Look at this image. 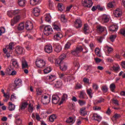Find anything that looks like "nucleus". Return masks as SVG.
I'll list each match as a JSON object with an SVG mask.
<instances>
[{
    "mask_svg": "<svg viewBox=\"0 0 125 125\" xmlns=\"http://www.w3.org/2000/svg\"><path fill=\"white\" fill-rule=\"evenodd\" d=\"M13 14L14 15H18L16 17H14L13 19L11 20V26H14L15 24L19 22L20 19V15L22 16H25L26 14L25 13V11L21 10L19 9H17L13 10Z\"/></svg>",
    "mask_w": 125,
    "mask_h": 125,
    "instance_id": "obj_1",
    "label": "nucleus"
},
{
    "mask_svg": "<svg viewBox=\"0 0 125 125\" xmlns=\"http://www.w3.org/2000/svg\"><path fill=\"white\" fill-rule=\"evenodd\" d=\"M66 57V55L62 54L59 59L55 61L56 65L60 66V68L62 71H66V70H67V63L66 62L64 63L63 62V60H64Z\"/></svg>",
    "mask_w": 125,
    "mask_h": 125,
    "instance_id": "obj_2",
    "label": "nucleus"
},
{
    "mask_svg": "<svg viewBox=\"0 0 125 125\" xmlns=\"http://www.w3.org/2000/svg\"><path fill=\"white\" fill-rule=\"evenodd\" d=\"M52 27L55 31L59 32L54 36V39L55 41H60V40L63 38V34H62V32H61L60 25L56 24L55 22H54L52 24Z\"/></svg>",
    "mask_w": 125,
    "mask_h": 125,
    "instance_id": "obj_3",
    "label": "nucleus"
},
{
    "mask_svg": "<svg viewBox=\"0 0 125 125\" xmlns=\"http://www.w3.org/2000/svg\"><path fill=\"white\" fill-rule=\"evenodd\" d=\"M41 27L44 28L43 33L44 35L45 36H49L50 34H52L53 30H52V28H51L50 25H42Z\"/></svg>",
    "mask_w": 125,
    "mask_h": 125,
    "instance_id": "obj_4",
    "label": "nucleus"
},
{
    "mask_svg": "<svg viewBox=\"0 0 125 125\" xmlns=\"http://www.w3.org/2000/svg\"><path fill=\"white\" fill-rule=\"evenodd\" d=\"M97 28V32L99 33V34H102V33H104L103 36H106L107 35V29L106 27L104 26H102L100 25H98L96 27Z\"/></svg>",
    "mask_w": 125,
    "mask_h": 125,
    "instance_id": "obj_5",
    "label": "nucleus"
},
{
    "mask_svg": "<svg viewBox=\"0 0 125 125\" xmlns=\"http://www.w3.org/2000/svg\"><path fill=\"white\" fill-rule=\"evenodd\" d=\"M53 48L57 53H59L62 50V46L59 43H53L52 44Z\"/></svg>",
    "mask_w": 125,
    "mask_h": 125,
    "instance_id": "obj_6",
    "label": "nucleus"
},
{
    "mask_svg": "<svg viewBox=\"0 0 125 125\" xmlns=\"http://www.w3.org/2000/svg\"><path fill=\"white\" fill-rule=\"evenodd\" d=\"M35 64L38 68H43L45 66V62L42 60L38 59L36 61Z\"/></svg>",
    "mask_w": 125,
    "mask_h": 125,
    "instance_id": "obj_7",
    "label": "nucleus"
},
{
    "mask_svg": "<svg viewBox=\"0 0 125 125\" xmlns=\"http://www.w3.org/2000/svg\"><path fill=\"white\" fill-rule=\"evenodd\" d=\"M22 85V80L20 79H16L14 81V83L12 84L14 88H18Z\"/></svg>",
    "mask_w": 125,
    "mask_h": 125,
    "instance_id": "obj_8",
    "label": "nucleus"
},
{
    "mask_svg": "<svg viewBox=\"0 0 125 125\" xmlns=\"http://www.w3.org/2000/svg\"><path fill=\"white\" fill-rule=\"evenodd\" d=\"M82 4L85 7H91L92 6V0H82Z\"/></svg>",
    "mask_w": 125,
    "mask_h": 125,
    "instance_id": "obj_9",
    "label": "nucleus"
},
{
    "mask_svg": "<svg viewBox=\"0 0 125 125\" xmlns=\"http://www.w3.org/2000/svg\"><path fill=\"white\" fill-rule=\"evenodd\" d=\"M25 50L22 47L18 46L16 47L15 50V53H16L17 55H20V54H23Z\"/></svg>",
    "mask_w": 125,
    "mask_h": 125,
    "instance_id": "obj_10",
    "label": "nucleus"
},
{
    "mask_svg": "<svg viewBox=\"0 0 125 125\" xmlns=\"http://www.w3.org/2000/svg\"><path fill=\"white\" fill-rule=\"evenodd\" d=\"M82 33L84 34V35H89V33H90L89 26H88L87 24H85L84 26L82 28Z\"/></svg>",
    "mask_w": 125,
    "mask_h": 125,
    "instance_id": "obj_11",
    "label": "nucleus"
},
{
    "mask_svg": "<svg viewBox=\"0 0 125 125\" xmlns=\"http://www.w3.org/2000/svg\"><path fill=\"white\" fill-rule=\"evenodd\" d=\"M34 26H33V23L30 21H27L25 22V28L27 31H31L33 30Z\"/></svg>",
    "mask_w": 125,
    "mask_h": 125,
    "instance_id": "obj_12",
    "label": "nucleus"
},
{
    "mask_svg": "<svg viewBox=\"0 0 125 125\" xmlns=\"http://www.w3.org/2000/svg\"><path fill=\"white\" fill-rule=\"evenodd\" d=\"M60 98L58 95H53L52 97V103L53 104H58Z\"/></svg>",
    "mask_w": 125,
    "mask_h": 125,
    "instance_id": "obj_13",
    "label": "nucleus"
},
{
    "mask_svg": "<svg viewBox=\"0 0 125 125\" xmlns=\"http://www.w3.org/2000/svg\"><path fill=\"white\" fill-rule=\"evenodd\" d=\"M54 87L56 88H60L61 86H62V84H63V83L61 80H57L54 82Z\"/></svg>",
    "mask_w": 125,
    "mask_h": 125,
    "instance_id": "obj_14",
    "label": "nucleus"
},
{
    "mask_svg": "<svg viewBox=\"0 0 125 125\" xmlns=\"http://www.w3.org/2000/svg\"><path fill=\"white\" fill-rule=\"evenodd\" d=\"M44 50L46 53H51L52 52V46L50 44L46 45L44 46Z\"/></svg>",
    "mask_w": 125,
    "mask_h": 125,
    "instance_id": "obj_15",
    "label": "nucleus"
},
{
    "mask_svg": "<svg viewBox=\"0 0 125 125\" xmlns=\"http://www.w3.org/2000/svg\"><path fill=\"white\" fill-rule=\"evenodd\" d=\"M118 29V25L115 24H112L108 27V30L110 32H117Z\"/></svg>",
    "mask_w": 125,
    "mask_h": 125,
    "instance_id": "obj_16",
    "label": "nucleus"
},
{
    "mask_svg": "<svg viewBox=\"0 0 125 125\" xmlns=\"http://www.w3.org/2000/svg\"><path fill=\"white\" fill-rule=\"evenodd\" d=\"M83 24H82V21L80 19H77L75 21V27L76 29L82 28Z\"/></svg>",
    "mask_w": 125,
    "mask_h": 125,
    "instance_id": "obj_17",
    "label": "nucleus"
},
{
    "mask_svg": "<svg viewBox=\"0 0 125 125\" xmlns=\"http://www.w3.org/2000/svg\"><path fill=\"white\" fill-rule=\"evenodd\" d=\"M115 17H121L122 16V11L120 9H117L115 11L113 12Z\"/></svg>",
    "mask_w": 125,
    "mask_h": 125,
    "instance_id": "obj_18",
    "label": "nucleus"
},
{
    "mask_svg": "<svg viewBox=\"0 0 125 125\" xmlns=\"http://www.w3.org/2000/svg\"><path fill=\"white\" fill-rule=\"evenodd\" d=\"M40 12L41 11H40V9H39V8H34L32 11L33 14H34V16H36V17L40 15Z\"/></svg>",
    "mask_w": 125,
    "mask_h": 125,
    "instance_id": "obj_19",
    "label": "nucleus"
},
{
    "mask_svg": "<svg viewBox=\"0 0 125 125\" xmlns=\"http://www.w3.org/2000/svg\"><path fill=\"white\" fill-rule=\"evenodd\" d=\"M56 77V76L53 75H51L50 76H48L46 77V79H47V81L48 82H54V81H55V77Z\"/></svg>",
    "mask_w": 125,
    "mask_h": 125,
    "instance_id": "obj_20",
    "label": "nucleus"
},
{
    "mask_svg": "<svg viewBox=\"0 0 125 125\" xmlns=\"http://www.w3.org/2000/svg\"><path fill=\"white\" fill-rule=\"evenodd\" d=\"M19 115H17L15 116L16 120H15V123L17 125H20L21 124H22V120L20 118V117H19Z\"/></svg>",
    "mask_w": 125,
    "mask_h": 125,
    "instance_id": "obj_21",
    "label": "nucleus"
},
{
    "mask_svg": "<svg viewBox=\"0 0 125 125\" xmlns=\"http://www.w3.org/2000/svg\"><path fill=\"white\" fill-rule=\"evenodd\" d=\"M110 21L108 16L106 15H104L102 18V21L103 23H108V21Z\"/></svg>",
    "mask_w": 125,
    "mask_h": 125,
    "instance_id": "obj_22",
    "label": "nucleus"
},
{
    "mask_svg": "<svg viewBox=\"0 0 125 125\" xmlns=\"http://www.w3.org/2000/svg\"><path fill=\"white\" fill-rule=\"evenodd\" d=\"M8 109L9 111H14L15 110V105L12 104L11 102H9Z\"/></svg>",
    "mask_w": 125,
    "mask_h": 125,
    "instance_id": "obj_23",
    "label": "nucleus"
},
{
    "mask_svg": "<svg viewBox=\"0 0 125 125\" xmlns=\"http://www.w3.org/2000/svg\"><path fill=\"white\" fill-rule=\"evenodd\" d=\"M42 0H30V4L31 5H36L37 4H40L42 2Z\"/></svg>",
    "mask_w": 125,
    "mask_h": 125,
    "instance_id": "obj_24",
    "label": "nucleus"
},
{
    "mask_svg": "<svg viewBox=\"0 0 125 125\" xmlns=\"http://www.w3.org/2000/svg\"><path fill=\"white\" fill-rule=\"evenodd\" d=\"M25 29V24H24V22H21L19 24V26L17 27V29L18 31H23Z\"/></svg>",
    "mask_w": 125,
    "mask_h": 125,
    "instance_id": "obj_25",
    "label": "nucleus"
},
{
    "mask_svg": "<svg viewBox=\"0 0 125 125\" xmlns=\"http://www.w3.org/2000/svg\"><path fill=\"white\" fill-rule=\"evenodd\" d=\"M21 66L22 69H25V68H28V63L25 59H23L21 61Z\"/></svg>",
    "mask_w": 125,
    "mask_h": 125,
    "instance_id": "obj_26",
    "label": "nucleus"
},
{
    "mask_svg": "<svg viewBox=\"0 0 125 125\" xmlns=\"http://www.w3.org/2000/svg\"><path fill=\"white\" fill-rule=\"evenodd\" d=\"M116 5V2L115 1H112L111 2H109L107 4V7L108 8H114Z\"/></svg>",
    "mask_w": 125,
    "mask_h": 125,
    "instance_id": "obj_27",
    "label": "nucleus"
},
{
    "mask_svg": "<svg viewBox=\"0 0 125 125\" xmlns=\"http://www.w3.org/2000/svg\"><path fill=\"white\" fill-rule=\"evenodd\" d=\"M92 119L95 120V121H97V122H100L99 120H101V117H100V116L98 115L96 113H94L93 115ZM96 119H98L99 120Z\"/></svg>",
    "mask_w": 125,
    "mask_h": 125,
    "instance_id": "obj_28",
    "label": "nucleus"
},
{
    "mask_svg": "<svg viewBox=\"0 0 125 125\" xmlns=\"http://www.w3.org/2000/svg\"><path fill=\"white\" fill-rule=\"evenodd\" d=\"M26 0H18V2L20 6H25L26 5Z\"/></svg>",
    "mask_w": 125,
    "mask_h": 125,
    "instance_id": "obj_29",
    "label": "nucleus"
},
{
    "mask_svg": "<svg viewBox=\"0 0 125 125\" xmlns=\"http://www.w3.org/2000/svg\"><path fill=\"white\" fill-rule=\"evenodd\" d=\"M66 123L67 124H71L70 125H73L74 123H75V121L74 120V118L72 117H69L66 121Z\"/></svg>",
    "mask_w": 125,
    "mask_h": 125,
    "instance_id": "obj_30",
    "label": "nucleus"
},
{
    "mask_svg": "<svg viewBox=\"0 0 125 125\" xmlns=\"http://www.w3.org/2000/svg\"><path fill=\"white\" fill-rule=\"evenodd\" d=\"M59 78L61 79V80H63V81H66L67 79V75L64 73H61L59 74Z\"/></svg>",
    "mask_w": 125,
    "mask_h": 125,
    "instance_id": "obj_31",
    "label": "nucleus"
},
{
    "mask_svg": "<svg viewBox=\"0 0 125 125\" xmlns=\"http://www.w3.org/2000/svg\"><path fill=\"white\" fill-rule=\"evenodd\" d=\"M58 8L60 11H63V10H64L65 9V7H64L63 4L59 3L58 4Z\"/></svg>",
    "mask_w": 125,
    "mask_h": 125,
    "instance_id": "obj_32",
    "label": "nucleus"
},
{
    "mask_svg": "<svg viewBox=\"0 0 125 125\" xmlns=\"http://www.w3.org/2000/svg\"><path fill=\"white\" fill-rule=\"evenodd\" d=\"M27 106H28V103L25 102L22 103L21 106L20 110H21L22 111H23V110H25V109L27 108Z\"/></svg>",
    "mask_w": 125,
    "mask_h": 125,
    "instance_id": "obj_33",
    "label": "nucleus"
},
{
    "mask_svg": "<svg viewBox=\"0 0 125 125\" xmlns=\"http://www.w3.org/2000/svg\"><path fill=\"white\" fill-rule=\"evenodd\" d=\"M51 71H52V69L50 66H48L43 70L44 74H48V73H50Z\"/></svg>",
    "mask_w": 125,
    "mask_h": 125,
    "instance_id": "obj_34",
    "label": "nucleus"
},
{
    "mask_svg": "<svg viewBox=\"0 0 125 125\" xmlns=\"http://www.w3.org/2000/svg\"><path fill=\"white\" fill-rule=\"evenodd\" d=\"M87 94L89 95L90 98H92V90L91 88H89L86 90Z\"/></svg>",
    "mask_w": 125,
    "mask_h": 125,
    "instance_id": "obj_35",
    "label": "nucleus"
},
{
    "mask_svg": "<svg viewBox=\"0 0 125 125\" xmlns=\"http://www.w3.org/2000/svg\"><path fill=\"white\" fill-rule=\"evenodd\" d=\"M55 119H56V115L55 114L51 115L49 118L50 122H51L52 123H53V122H54V120H55Z\"/></svg>",
    "mask_w": 125,
    "mask_h": 125,
    "instance_id": "obj_36",
    "label": "nucleus"
},
{
    "mask_svg": "<svg viewBox=\"0 0 125 125\" xmlns=\"http://www.w3.org/2000/svg\"><path fill=\"white\" fill-rule=\"evenodd\" d=\"M61 20L63 23H65V22H67V19L64 15H62L61 16Z\"/></svg>",
    "mask_w": 125,
    "mask_h": 125,
    "instance_id": "obj_37",
    "label": "nucleus"
},
{
    "mask_svg": "<svg viewBox=\"0 0 125 125\" xmlns=\"http://www.w3.org/2000/svg\"><path fill=\"white\" fill-rule=\"evenodd\" d=\"M45 21H46V22H48V23H50L51 21L50 15H48L45 17Z\"/></svg>",
    "mask_w": 125,
    "mask_h": 125,
    "instance_id": "obj_38",
    "label": "nucleus"
},
{
    "mask_svg": "<svg viewBox=\"0 0 125 125\" xmlns=\"http://www.w3.org/2000/svg\"><path fill=\"white\" fill-rule=\"evenodd\" d=\"M7 15L9 17H10V18H12V17L14 16L13 10L8 11L7 12Z\"/></svg>",
    "mask_w": 125,
    "mask_h": 125,
    "instance_id": "obj_39",
    "label": "nucleus"
},
{
    "mask_svg": "<svg viewBox=\"0 0 125 125\" xmlns=\"http://www.w3.org/2000/svg\"><path fill=\"white\" fill-rule=\"evenodd\" d=\"M102 90L105 93L108 91V86L107 85L102 86Z\"/></svg>",
    "mask_w": 125,
    "mask_h": 125,
    "instance_id": "obj_40",
    "label": "nucleus"
},
{
    "mask_svg": "<svg viewBox=\"0 0 125 125\" xmlns=\"http://www.w3.org/2000/svg\"><path fill=\"white\" fill-rule=\"evenodd\" d=\"M109 87H110L111 91L112 92H114V91H115V89H116V85H115V84H114V83H111Z\"/></svg>",
    "mask_w": 125,
    "mask_h": 125,
    "instance_id": "obj_41",
    "label": "nucleus"
},
{
    "mask_svg": "<svg viewBox=\"0 0 125 125\" xmlns=\"http://www.w3.org/2000/svg\"><path fill=\"white\" fill-rule=\"evenodd\" d=\"M76 50H77V51L78 52H79L80 53V52H82V51H83V46H78L76 47Z\"/></svg>",
    "mask_w": 125,
    "mask_h": 125,
    "instance_id": "obj_42",
    "label": "nucleus"
},
{
    "mask_svg": "<svg viewBox=\"0 0 125 125\" xmlns=\"http://www.w3.org/2000/svg\"><path fill=\"white\" fill-rule=\"evenodd\" d=\"M44 99L45 100H47L45 104H48V103H49V102H50V97H48L47 96H44V97H43Z\"/></svg>",
    "mask_w": 125,
    "mask_h": 125,
    "instance_id": "obj_43",
    "label": "nucleus"
},
{
    "mask_svg": "<svg viewBox=\"0 0 125 125\" xmlns=\"http://www.w3.org/2000/svg\"><path fill=\"white\" fill-rule=\"evenodd\" d=\"M33 111H34V107L32 106V104H29L28 105V112L33 113Z\"/></svg>",
    "mask_w": 125,
    "mask_h": 125,
    "instance_id": "obj_44",
    "label": "nucleus"
},
{
    "mask_svg": "<svg viewBox=\"0 0 125 125\" xmlns=\"http://www.w3.org/2000/svg\"><path fill=\"white\" fill-rule=\"evenodd\" d=\"M36 95L39 96V95H42V89L38 88L36 89Z\"/></svg>",
    "mask_w": 125,
    "mask_h": 125,
    "instance_id": "obj_45",
    "label": "nucleus"
},
{
    "mask_svg": "<svg viewBox=\"0 0 125 125\" xmlns=\"http://www.w3.org/2000/svg\"><path fill=\"white\" fill-rule=\"evenodd\" d=\"M54 6H55V4L53 2H50L49 3V8L50 9H54Z\"/></svg>",
    "mask_w": 125,
    "mask_h": 125,
    "instance_id": "obj_46",
    "label": "nucleus"
},
{
    "mask_svg": "<svg viewBox=\"0 0 125 125\" xmlns=\"http://www.w3.org/2000/svg\"><path fill=\"white\" fill-rule=\"evenodd\" d=\"M13 46H14V43H13V42H11L8 46V49H10V50H12V49H13Z\"/></svg>",
    "mask_w": 125,
    "mask_h": 125,
    "instance_id": "obj_47",
    "label": "nucleus"
},
{
    "mask_svg": "<svg viewBox=\"0 0 125 125\" xmlns=\"http://www.w3.org/2000/svg\"><path fill=\"white\" fill-rule=\"evenodd\" d=\"M12 64L14 67H15V66H17V67H18V62H17V61L16 60H13L12 61Z\"/></svg>",
    "mask_w": 125,
    "mask_h": 125,
    "instance_id": "obj_48",
    "label": "nucleus"
},
{
    "mask_svg": "<svg viewBox=\"0 0 125 125\" xmlns=\"http://www.w3.org/2000/svg\"><path fill=\"white\" fill-rule=\"evenodd\" d=\"M78 103H79V105H80V106H83V105H84L85 104L86 102L85 101L79 100L78 101Z\"/></svg>",
    "mask_w": 125,
    "mask_h": 125,
    "instance_id": "obj_49",
    "label": "nucleus"
},
{
    "mask_svg": "<svg viewBox=\"0 0 125 125\" xmlns=\"http://www.w3.org/2000/svg\"><path fill=\"white\" fill-rule=\"evenodd\" d=\"M113 118L115 120H118V119H120V118H121V114L116 113L114 115Z\"/></svg>",
    "mask_w": 125,
    "mask_h": 125,
    "instance_id": "obj_50",
    "label": "nucleus"
},
{
    "mask_svg": "<svg viewBox=\"0 0 125 125\" xmlns=\"http://www.w3.org/2000/svg\"><path fill=\"white\" fill-rule=\"evenodd\" d=\"M92 86L93 89H95V90H98V88H99L98 85L95 83H93Z\"/></svg>",
    "mask_w": 125,
    "mask_h": 125,
    "instance_id": "obj_51",
    "label": "nucleus"
},
{
    "mask_svg": "<svg viewBox=\"0 0 125 125\" xmlns=\"http://www.w3.org/2000/svg\"><path fill=\"white\" fill-rule=\"evenodd\" d=\"M72 54L73 55H75V56H79V52L77 51V50L75 49V50L71 51Z\"/></svg>",
    "mask_w": 125,
    "mask_h": 125,
    "instance_id": "obj_52",
    "label": "nucleus"
},
{
    "mask_svg": "<svg viewBox=\"0 0 125 125\" xmlns=\"http://www.w3.org/2000/svg\"><path fill=\"white\" fill-rule=\"evenodd\" d=\"M117 36H116V35H111L109 37V39L111 41V42H114V41H115V39H116Z\"/></svg>",
    "mask_w": 125,
    "mask_h": 125,
    "instance_id": "obj_53",
    "label": "nucleus"
},
{
    "mask_svg": "<svg viewBox=\"0 0 125 125\" xmlns=\"http://www.w3.org/2000/svg\"><path fill=\"white\" fill-rule=\"evenodd\" d=\"M93 109L94 111H100L101 110V107L98 106H95L93 107Z\"/></svg>",
    "mask_w": 125,
    "mask_h": 125,
    "instance_id": "obj_54",
    "label": "nucleus"
},
{
    "mask_svg": "<svg viewBox=\"0 0 125 125\" xmlns=\"http://www.w3.org/2000/svg\"><path fill=\"white\" fill-rule=\"evenodd\" d=\"M97 9L100 11H103V10H104L103 7H101L100 5H97Z\"/></svg>",
    "mask_w": 125,
    "mask_h": 125,
    "instance_id": "obj_55",
    "label": "nucleus"
},
{
    "mask_svg": "<svg viewBox=\"0 0 125 125\" xmlns=\"http://www.w3.org/2000/svg\"><path fill=\"white\" fill-rule=\"evenodd\" d=\"M104 99L102 98H100L99 100L97 101L96 102V104H99L100 103H102V102H104Z\"/></svg>",
    "mask_w": 125,
    "mask_h": 125,
    "instance_id": "obj_56",
    "label": "nucleus"
},
{
    "mask_svg": "<svg viewBox=\"0 0 125 125\" xmlns=\"http://www.w3.org/2000/svg\"><path fill=\"white\" fill-rule=\"evenodd\" d=\"M83 82L84 83H89V79L87 78H84L83 79Z\"/></svg>",
    "mask_w": 125,
    "mask_h": 125,
    "instance_id": "obj_57",
    "label": "nucleus"
},
{
    "mask_svg": "<svg viewBox=\"0 0 125 125\" xmlns=\"http://www.w3.org/2000/svg\"><path fill=\"white\" fill-rule=\"evenodd\" d=\"M12 72V70H11L9 68H8V69H7L6 73L7 75H8V76H11V74H11Z\"/></svg>",
    "mask_w": 125,
    "mask_h": 125,
    "instance_id": "obj_58",
    "label": "nucleus"
},
{
    "mask_svg": "<svg viewBox=\"0 0 125 125\" xmlns=\"http://www.w3.org/2000/svg\"><path fill=\"white\" fill-rule=\"evenodd\" d=\"M85 95V93L84 92H81L80 97V98L83 99V98H84Z\"/></svg>",
    "mask_w": 125,
    "mask_h": 125,
    "instance_id": "obj_59",
    "label": "nucleus"
},
{
    "mask_svg": "<svg viewBox=\"0 0 125 125\" xmlns=\"http://www.w3.org/2000/svg\"><path fill=\"white\" fill-rule=\"evenodd\" d=\"M97 40L99 42H102V41H103V37H99L97 38Z\"/></svg>",
    "mask_w": 125,
    "mask_h": 125,
    "instance_id": "obj_60",
    "label": "nucleus"
},
{
    "mask_svg": "<svg viewBox=\"0 0 125 125\" xmlns=\"http://www.w3.org/2000/svg\"><path fill=\"white\" fill-rule=\"evenodd\" d=\"M70 46H71V45L68 43V42H67V43L64 45L65 48H66L67 49L70 48Z\"/></svg>",
    "mask_w": 125,
    "mask_h": 125,
    "instance_id": "obj_61",
    "label": "nucleus"
},
{
    "mask_svg": "<svg viewBox=\"0 0 125 125\" xmlns=\"http://www.w3.org/2000/svg\"><path fill=\"white\" fill-rule=\"evenodd\" d=\"M36 120L38 121H41V117H40V115H39V114L38 113H36Z\"/></svg>",
    "mask_w": 125,
    "mask_h": 125,
    "instance_id": "obj_62",
    "label": "nucleus"
},
{
    "mask_svg": "<svg viewBox=\"0 0 125 125\" xmlns=\"http://www.w3.org/2000/svg\"><path fill=\"white\" fill-rule=\"evenodd\" d=\"M120 34L125 37V29H122L120 30Z\"/></svg>",
    "mask_w": 125,
    "mask_h": 125,
    "instance_id": "obj_63",
    "label": "nucleus"
},
{
    "mask_svg": "<svg viewBox=\"0 0 125 125\" xmlns=\"http://www.w3.org/2000/svg\"><path fill=\"white\" fill-rule=\"evenodd\" d=\"M68 98V95L66 94H63L62 95V100H65V99H67Z\"/></svg>",
    "mask_w": 125,
    "mask_h": 125,
    "instance_id": "obj_64",
    "label": "nucleus"
}]
</instances>
